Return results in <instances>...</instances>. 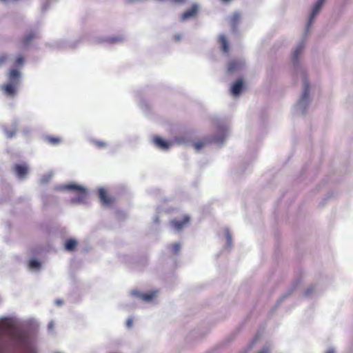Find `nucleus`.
Returning <instances> with one entry per match:
<instances>
[{"mask_svg": "<svg viewBox=\"0 0 353 353\" xmlns=\"http://www.w3.org/2000/svg\"><path fill=\"white\" fill-rule=\"evenodd\" d=\"M185 0H174L175 2H177V3H182Z\"/></svg>", "mask_w": 353, "mask_h": 353, "instance_id": "a19ab883", "label": "nucleus"}, {"mask_svg": "<svg viewBox=\"0 0 353 353\" xmlns=\"http://www.w3.org/2000/svg\"><path fill=\"white\" fill-rule=\"evenodd\" d=\"M54 328V323L53 322H50L49 324H48V329L52 331Z\"/></svg>", "mask_w": 353, "mask_h": 353, "instance_id": "4c0bfd02", "label": "nucleus"}, {"mask_svg": "<svg viewBox=\"0 0 353 353\" xmlns=\"http://www.w3.org/2000/svg\"><path fill=\"white\" fill-rule=\"evenodd\" d=\"M314 291V286H310L305 291V296H309L313 294Z\"/></svg>", "mask_w": 353, "mask_h": 353, "instance_id": "a878e982", "label": "nucleus"}, {"mask_svg": "<svg viewBox=\"0 0 353 353\" xmlns=\"http://www.w3.org/2000/svg\"><path fill=\"white\" fill-rule=\"evenodd\" d=\"M17 65H21L23 63V58L21 56H18L16 61Z\"/></svg>", "mask_w": 353, "mask_h": 353, "instance_id": "473e14b6", "label": "nucleus"}, {"mask_svg": "<svg viewBox=\"0 0 353 353\" xmlns=\"http://www.w3.org/2000/svg\"><path fill=\"white\" fill-rule=\"evenodd\" d=\"M124 40V37L122 36L112 37L108 39V41L111 43H120Z\"/></svg>", "mask_w": 353, "mask_h": 353, "instance_id": "b1692460", "label": "nucleus"}, {"mask_svg": "<svg viewBox=\"0 0 353 353\" xmlns=\"http://www.w3.org/2000/svg\"><path fill=\"white\" fill-rule=\"evenodd\" d=\"M310 85L307 80L303 79V89L301 97L294 106V112L296 114H305L307 108L310 103Z\"/></svg>", "mask_w": 353, "mask_h": 353, "instance_id": "7ed1b4c3", "label": "nucleus"}, {"mask_svg": "<svg viewBox=\"0 0 353 353\" xmlns=\"http://www.w3.org/2000/svg\"><path fill=\"white\" fill-rule=\"evenodd\" d=\"M325 1L326 0H317L315 4L314 5L306 25L305 33V34H307L310 26L312 25L313 21L314 20L316 17L319 14Z\"/></svg>", "mask_w": 353, "mask_h": 353, "instance_id": "423d86ee", "label": "nucleus"}, {"mask_svg": "<svg viewBox=\"0 0 353 353\" xmlns=\"http://www.w3.org/2000/svg\"><path fill=\"white\" fill-rule=\"evenodd\" d=\"M29 131H30V130H26V129H24V130H23V132H24L25 134H26V133L29 132Z\"/></svg>", "mask_w": 353, "mask_h": 353, "instance_id": "79ce46f5", "label": "nucleus"}, {"mask_svg": "<svg viewBox=\"0 0 353 353\" xmlns=\"http://www.w3.org/2000/svg\"><path fill=\"white\" fill-rule=\"evenodd\" d=\"M79 41H74L68 42L65 40H60L56 43L57 48L61 50L73 49L77 46Z\"/></svg>", "mask_w": 353, "mask_h": 353, "instance_id": "f8f14e48", "label": "nucleus"}, {"mask_svg": "<svg viewBox=\"0 0 353 353\" xmlns=\"http://www.w3.org/2000/svg\"><path fill=\"white\" fill-rule=\"evenodd\" d=\"M37 32L35 31H30L23 39V43L24 46H28L30 41L36 37Z\"/></svg>", "mask_w": 353, "mask_h": 353, "instance_id": "6ab92c4d", "label": "nucleus"}, {"mask_svg": "<svg viewBox=\"0 0 353 353\" xmlns=\"http://www.w3.org/2000/svg\"><path fill=\"white\" fill-rule=\"evenodd\" d=\"M77 242L75 239H70L66 241L65 243V248L68 251H72L76 247Z\"/></svg>", "mask_w": 353, "mask_h": 353, "instance_id": "412c9836", "label": "nucleus"}, {"mask_svg": "<svg viewBox=\"0 0 353 353\" xmlns=\"http://www.w3.org/2000/svg\"><path fill=\"white\" fill-rule=\"evenodd\" d=\"M154 222L156 223H159V219L157 216H156L154 219Z\"/></svg>", "mask_w": 353, "mask_h": 353, "instance_id": "ea45409f", "label": "nucleus"}, {"mask_svg": "<svg viewBox=\"0 0 353 353\" xmlns=\"http://www.w3.org/2000/svg\"><path fill=\"white\" fill-rule=\"evenodd\" d=\"M99 195L101 200V202L103 204L108 205L111 203V199L106 195L105 191L103 188H99Z\"/></svg>", "mask_w": 353, "mask_h": 353, "instance_id": "dca6fc26", "label": "nucleus"}, {"mask_svg": "<svg viewBox=\"0 0 353 353\" xmlns=\"http://www.w3.org/2000/svg\"><path fill=\"white\" fill-rule=\"evenodd\" d=\"M0 353H38L33 336L15 317L0 319Z\"/></svg>", "mask_w": 353, "mask_h": 353, "instance_id": "f257e3e1", "label": "nucleus"}, {"mask_svg": "<svg viewBox=\"0 0 353 353\" xmlns=\"http://www.w3.org/2000/svg\"><path fill=\"white\" fill-rule=\"evenodd\" d=\"M48 140L50 143L53 145L57 144L61 141L60 139L55 137H49Z\"/></svg>", "mask_w": 353, "mask_h": 353, "instance_id": "cd10ccee", "label": "nucleus"}, {"mask_svg": "<svg viewBox=\"0 0 353 353\" xmlns=\"http://www.w3.org/2000/svg\"><path fill=\"white\" fill-rule=\"evenodd\" d=\"M52 176V174L51 173H48L47 174L43 175L40 179L41 183H42V184L47 183L51 179Z\"/></svg>", "mask_w": 353, "mask_h": 353, "instance_id": "393cba45", "label": "nucleus"}, {"mask_svg": "<svg viewBox=\"0 0 353 353\" xmlns=\"http://www.w3.org/2000/svg\"><path fill=\"white\" fill-rule=\"evenodd\" d=\"M157 292L154 291L148 294H143L138 290H132L131 295L145 302L151 301L156 296Z\"/></svg>", "mask_w": 353, "mask_h": 353, "instance_id": "1a4fd4ad", "label": "nucleus"}, {"mask_svg": "<svg viewBox=\"0 0 353 353\" xmlns=\"http://www.w3.org/2000/svg\"><path fill=\"white\" fill-rule=\"evenodd\" d=\"M198 12V6L196 4H194L192 6V7L187 10L186 12H183L180 17L181 21H185L187 20H189L190 19L195 17Z\"/></svg>", "mask_w": 353, "mask_h": 353, "instance_id": "9d476101", "label": "nucleus"}, {"mask_svg": "<svg viewBox=\"0 0 353 353\" xmlns=\"http://www.w3.org/2000/svg\"><path fill=\"white\" fill-rule=\"evenodd\" d=\"M94 143L99 148H102L106 145V143L103 141H95Z\"/></svg>", "mask_w": 353, "mask_h": 353, "instance_id": "72a5a7b5", "label": "nucleus"}, {"mask_svg": "<svg viewBox=\"0 0 353 353\" xmlns=\"http://www.w3.org/2000/svg\"><path fill=\"white\" fill-rule=\"evenodd\" d=\"M21 73L16 69L11 70L8 73V82L2 85L3 93L9 97H14L20 85Z\"/></svg>", "mask_w": 353, "mask_h": 353, "instance_id": "20e7f679", "label": "nucleus"}, {"mask_svg": "<svg viewBox=\"0 0 353 353\" xmlns=\"http://www.w3.org/2000/svg\"><path fill=\"white\" fill-rule=\"evenodd\" d=\"M55 304L57 305H61L63 304V301L61 300V299H57L55 301H54Z\"/></svg>", "mask_w": 353, "mask_h": 353, "instance_id": "e433bc0d", "label": "nucleus"}, {"mask_svg": "<svg viewBox=\"0 0 353 353\" xmlns=\"http://www.w3.org/2000/svg\"><path fill=\"white\" fill-rule=\"evenodd\" d=\"M6 59H7L6 56H5V55L0 56V68L6 63Z\"/></svg>", "mask_w": 353, "mask_h": 353, "instance_id": "2f4dec72", "label": "nucleus"}, {"mask_svg": "<svg viewBox=\"0 0 353 353\" xmlns=\"http://www.w3.org/2000/svg\"><path fill=\"white\" fill-rule=\"evenodd\" d=\"M271 347L270 345H265L263 349L259 351L258 353H270Z\"/></svg>", "mask_w": 353, "mask_h": 353, "instance_id": "bb28decb", "label": "nucleus"}, {"mask_svg": "<svg viewBox=\"0 0 353 353\" xmlns=\"http://www.w3.org/2000/svg\"><path fill=\"white\" fill-rule=\"evenodd\" d=\"M181 249V245L179 243H174L172 246L173 252L176 254Z\"/></svg>", "mask_w": 353, "mask_h": 353, "instance_id": "c756f323", "label": "nucleus"}, {"mask_svg": "<svg viewBox=\"0 0 353 353\" xmlns=\"http://www.w3.org/2000/svg\"><path fill=\"white\" fill-rule=\"evenodd\" d=\"M132 325V319H128L126 322V325L128 327H130Z\"/></svg>", "mask_w": 353, "mask_h": 353, "instance_id": "c9c22d12", "label": "nucleus"}, {"mask_svg": "<svg viewBox=\"0 0 353 353\" xmlns=\"http://www.w3.org/2000/svg\"><path fill=\"white\" fill-rule=\"evenodd\" d=\"M190 221V216L188 215L184 216L182 221L172 220L170 223L171 225L177 231L182 230Z\"/></svg>", "mask_w": 353, "mask_h": 353, "instance_id": "9b49d317", "label": "nucleus"}, {"mask_svg": "<svg viewBox=\"0 0 353 353\" xmlns=\"http://www.w3.org/2000/svg\"><path fill=\"white\" fill-rule=\"evenodd\" d=\"M17 125H18V122L17 121H15L12 123V127H13L12 130H10L5 129V133L8 138H12L16 134V130H17Z\"/></svg>", "mask_w": 353, "mask_h": 353, "instance_id": "aec40b11", "label": "nucleus"}, {"mask_svg": "<svg viewBox=\"0 0 353 353\" xmlns=\"http://www.w3.org/2000/svg\"><path fill=\"white\" fill-rule=\"evenodd\" d=\"M154 143L157 145V147L163 150H166L170 147V143L168 142L164 141L163 139L159 137L154 138Z\"/></svg>", "mask_w": 353, "mask_h": 353, "instance_id": "2eb2a0df", "label": "nucleus"}, {"mask_svg": "<svg viewBox=\"0 0 353 353\" xmlns=\"http://www.w3.org/2000/svg\"><path fill=\"white\" fill-rule=\"evenodd\" d=\"M243 83L242 79H238L231 87V92L234 97L240 94L243 90Z\"/></svg>", "mask_w": 353, "mask_h": 353, "instance_id": "4468645a", "label": "nucleus"}, {"mask_svg": "<svg viewBox=\"0 0 353 353\" xmlns=\"http://www.w3.org/2000/svg\"><path fill=\"white\" fill-rule=\"evenodd\" d=\"M41 263L36 259H32L30 261L29 268L32 270H39L41 268Z\"/></svg>", "mask_w": 353, "mask_h": 353, "instance_id": "4be33fe9", "label": "nucleus"}, {"mask_svg": "<svg viewBox=\"0 0 353 353\" xmlns=\"http://www.w3.org/2000/svg\"><path fill=\"white\" fill-rule=\"evenodd\" d=\"M219 41L221 43V50L224 53H228L229 50L228 43L224 35H220Z\"/></svg>", "mask_w": 353, "mask_h": 353, "instance_id": "a211bd4d", "label": "nucleus"}, {"mask_svg": "<svg viewBox=\"0 0 353 353\" xmlns=\"http://www.w3.org/2000/svg\"><path fill=\"white\" fill-rule=\"evenodd\" d=\"M29 131H30V130H26V129H24V130H23V132H24L25 134H26V133L29 132Z\"/></svg>", "mask_w": 353, "mask_h": 353, "instance_id": "37998d69", "label": "nucleus"}, {"mask_svg": "<svg viewBox=\"0 0 353 353\" xmlns=\"http://www.w3.org/2000/svg\"><path fill=\"white\" fill-rule=\"evenodd\" d=\"M240 14L238 12L234 13L231 17L230 23L232 31L234 32L236 30V26L240 21Z\"/></svg>", "mask_w": 353, "mask_h": 353, "instance_id": "f3484780", "label": "nucleus"}, {"mask_svg": "<svg viewBox=\"0 0 353 353\" xmlns=\"http://www.w3.org/2000/svg\"><path fill=\"white\" fill-rule=\"evenodd\" d=\"M224 232H225V237H226L227 245L229 248H230V247H232V235L228 228H225L224 230Z\"/></svg>", "mask_w": 353, "mask_h": 353, "instance_id": "5701e85b", "label": "nucleus"}, {"mask_svg": "<svg viewBox=\"0 0 353 353\" xmlns=\"http://www.w3.org/2000/svg\"><path fill=\"white\" fill-rule=\"evenodd\" d=\"M228 128L223 125H220L216 134L212 137L205 138L202 141H199L194 144V149L196 151L201 150L208 143H214L219 145H222L228 136Z\"/></svg>", "mask_w": 353, "mask_h": 353, "instance_id": "f03ea898", "label": "nucleus"}, {"mask_svg": "<svg viewBox=\"0 0 353 353\" xmlns=\"http://www.w3.org/2000/svg\"><path fill=\"white\" fill-rule=\"evenodd\" d=\"M14 172L17 177L22 179L28 173V166L26 164H17L14 168Z\"/></svg>", "mask_w": 353, "mask_h": 353, "instance_id": "ddd939ff", "label": "nucleus"}, {"mask_svg": "<svg viewBox=\"0 0 353 353\" xmlns=\"http://www.w3.org/2000/svg\"><path fill=\"white\" fill-rule=\"evenodd\" d=\"M181 38V34H176L175 37H174V39L176 41H179Z\"/></svg>", "mask_w": 353, "mask_h": 353, "instance_id": "58836bf2", "label": "nucleus"}, {"mask_svg": "<svg viewBox=\"0 0 353 353\" xmlns=\"http://www.w3.org/2000/svg\"><path fill=\"white\" fill-rule=\"evenodd\" d=\"M291 292L289 293H287L285 294H283L276 302V306H279L281 303L283 301V299H285L286 297H288L290 294Z\"/></svg>", "mask_w": 353, "mask_h": 353, "instance_id": "c85d7f7f", "label": "nucleus"}, {"mask_svg": "<svg viewBox=\"0 0 353 353\" xmlns=\"http://www.w3.org/2000/svg\"><path fill=\"white\" fill-rule=\"evenodd\" d=\"M57 189L60 190H66L77 192L78 196L72 198L71 200L72 203H81L85 202V201L86 200V198H87L86 190L85 188H83L81 185L72 183V184L59 185L57 188Z\"/></svg>", "mask_w": 353, "mask_h": 353, "instance_id": "39448f33", "label": "nucleus"}, {"mask_svg": "<svg viewBox=\"0 0 353 353\" xmlns=\"http://www.w3.org/2000/svg\"><path fill=\"white\" fill-rule=\"evenodd\" d=\"M259 337H260L259 334H257L256 336H255V338L252 340L251 343L249 345L248 347L250 349L252 348L253 345L257 342V341L259 340Z\"/></svg>", "mask_w": 353, "mask_h": 353, "instance_id": "7c9ffc66", "label": "nucleus"}, {"mask_svg": "<svg viewBox=\"0 0 353 353\" xmlns=\"http://www.w3.org/2000/svg\"><path fill=\"white\" fill-rule=\"evenodd\" d=\"M244 65L245 61L241 59L232 60L228 63V72L229 73L236 72L241 70Z\"/></svg>", "mask_w": 353, "mask_h": 353, "instance_id": "6e6552de", "label": "nucleus"}, {"mask_svg": "<svg viewBox=\"0 0 353 353\" xmlns=\"http://www.w3.org/2000/svg\"><path fill=\"white\" fill-rule=\"evenodd\" d=\"M305 46V38H303L297 44L293 50L291 56V61L294 67L298 66L299 60L303 54Z\"/></svg>", "mask_w": 353, "mask_h": 353, "instance_id": "0eeeda50", "label": "nucleus"}, {"mask_svg": "<svg viewBox=\"0 0 353 353\" xmlns=\"http://www.w3.org/2000/svg\"><path fill=\"white\" fill-rule=\"evenodd\" d=\"M223 1L227 2V1H229L230 0H223Z\"/></svg>", "mask_w": 353, "mask_h": 353, "instance_id": "c03bdc74", "label": "nucleus"}, {"mask_svg": "<svg viewBox=\"0 0 353 353\" xmlns=\"http://www.w3.org/2000/svg\"><path fill=\"white\" fill-rule=\"evenodd\" d=\"M323 353H336V350L334 348L330 347L328 350H327L325 352H324Z\"/></svg>", "mask_w": 353, "mask_h": 353, "instance_id": "f704fd0d", "label": "nucleus"}]
</instances>
